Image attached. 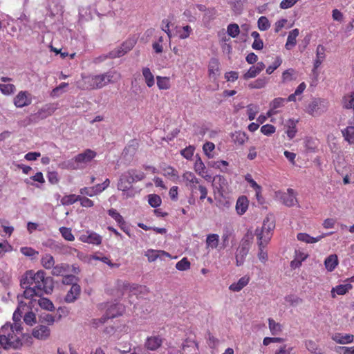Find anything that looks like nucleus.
<instances>
[{"label":"nucleus","instance_id":"nucleus-36","mask_svg":"<svg viewBox=\"0 0 354 354\" xmlns=\"http://www.w3.org/2000/svg\"><path fill=\"white\" fill-rule=\"evenodd\" d=\"M268 243L269 242L264 241V240H258V245L259 250L258 257L259 259L263 263H265L268 260V253L265 250V248Z\"/></svg>","mask_w":354,"mask_h":354},{"label":"nucleus","instance_id":"nucleus-31","mask_svg":"<svg viewBox=\"0 0 354 354\" xmlns=\"http://www.w3.org/2000/svg\"><path fill=\"white\" fill-rule=\"evenodd\" d=\"M286 102V99L282 97H277L274 98L271 102H270V109L269 111L268 112V114L269 116L272 115H275L278 113L277 109L278 108L282 107L284 105V103Z\"/></svg>","mask_w":354,"mask_h":354},{"label":"nucleus","instance_id":"nucleus-10","mask_svg":"<svg viewBox=\"0 0 354 354\" xmlns=\"http://www.w3.org/2000/svg\"><path fill=\"white\" fill-rule=\"evenodd\" d=\"M124 310L123 305L116 304L111 305L106 310V316L100 319L101 323H104L106 319L120 316Z\"/></svg>","mask_w":354,"mask_h":354},{"label":"nucleus","instance_id":"nucleus-13","mask_svg":"<svg viewBox=\"0 0 354 354\" xmlns=\"http://www.w3.org/2000/svg\"><path fill=\"white\" fill-rule=\"evenodd\" d=\"M281 200L283 204L287 207L295 206L298 203L296 198V193L292 188H288L286 192L281 194Z\"/></svg>","mask_w":354,"mask_h":354},{"label":"nucleus","instance_id":"nucleus-19","mask_svg":"<svg viewBox=\"0 0 354 354\" xmlns=\"http://www.w3.org/2000/svg\"><path fill=\"white\" fill-rule=\"evenodd\" d=\"M332 339L339 344H346L353 343L354 341V335L352 334H344L336 333L331 337Z\"/></svg>","mask_w":354,"mask_h":354},{"label":"nucleus","instance_id":"nucleus-51","mask_svg":"<svg viewBox=\"0 0 354 354\" xmlns=\"http://www.w3.org/2000/svg\"><path fill=\"white\" fill-rule=\"evenodd\" d=\"M1 92L6 95H11L16 91V87L12 84H0Z\"/></svg>","mask_w":354,"mask_h":354},{"label":"nucleus","instance_id":"nucleus-22","mask_svg":"<svg viewBox=\"0 0 354 354\" xmlns=\"http://www.w3.org/2000/svg\"><path fill=\"white\" fill-rule=\"evenodd\" d=\"M81 292L80 286L78 284H73L70 290L65 296L64 301L66 303L74 302L80 296Z\"/></svg>","mask_w":354,"mask_h":354},{"label":"nucleus","instance_id":"nucleus-15","mask_svg":"<svg viewBox=\"0 0 354 354\" xmlns=\"http://www.w3.org/2000/svg\"><path fill=\"white\" fill-rule=\"evenodd\" d=\"M80 240L83 243L93 245H100L102 243V237L95 232H86L80 236Z\"/></svg>","mask_w":354,"mask_h":354},{"label":"nucleus","instance_id":"nucleus-34","mask_svg":"<svg viewBox=\"0 0 354 354\" xmlns=\"http://www.w3.org/2000/svg\"><path fill=\"white\" fill-rule=\"evenodd\" d=\"M162 174L164 176L176 182L179 178L178 173L176 169L171 166H165L162 168Z\"/></svg>","mask_w":354,"mask_h":354},{"label":"nucleus","instance_id":"nucleus-63","mask_svg":"<svg viewBox=\"0 0 354 354\" xmlns=\"http://www.w3.org/2000/svg\"><path fill=\"white\" fill-rule=\"evenodd\" d=\"M259 73H260V72L254 67V66H252L243 75V78L245 80H248V79H250V78H254L257 75H258Z\"/></svg>","mask_w":354,"mask_h":354},{"label":"nucleus","instance_id":"nucleus-48","mask_svg":"<svg viewBox=\"0 0 354 354\" xmlns=\"http://www.w3.org/2000/svg\"><path fill=\"white\" fill-rule=\"evenodd\" d=\"M306 348L313 354H323L322 350L313 340H307L305 342Z\"/></svg>","mask_w":354,"mask_h":354},{"label":"nucleus","instance_id":"nucleus-41","mask_svg":"<svg viewBox=\"0 0 354 354\" xmlns=\"http://www.w3.org/2000/svg\"><path fill=\"white\" fill-rule=\"evenodd\" d=\"M296 79V71L293 68H288L284 71L281 76L282 83L291 82Z\"/></svg>","mask_w":354,"mask_h":354},{"label":"nucleus","instance_id":"nucleus-17","mask_svg":"<svg viewBox=\"0 0 354 354\" xmlns=\"http://www.w3.org/2000/svg\"><path fill=\"white\" fill-rule=\"evenodd\" d=\"M325 101L322 99H315L313 100L307 106L306 111L311 115H315L316 114H319L323 110H321V106H323L325 108L324 104Z\"/></svg>","mask_w":354,"mask_h":354},{"label":"nucleus","instance_id":"nucleus-1","mask_svg":"<svg viewBox=\"0 0 354 354\" xmlns=\"http://www.w3.org/2000/svg\"><path fill=\"white\" fill-rule=\"evenodd\" d=\"M22 329L21 326L17 323L15 325L8 323L4 324L0 329V345L5 349L21 347L22 342L20 335Z\"/></svg>","mask_w":354,"mask_h":354},{"label":"nucleus","instance_id":"nucleus-54","mask_svg":"<svg viewBox=\"0 0 354 354\" xmlns=\"http://www.w3.org/2000/svg\"><path fill=\"white\" fill-rule=\"evenodd\" d=\"M109 215L112 217L118 225H124V220L123 217L115 209H110L108 211Z\"/></svg>","mask_w":354,"mask_h":354},{"label":"nucleus","instance_id":"nucleus-7","mask_svg":"<svg viewBox=\"0 0 354 354\" xmlns=\"http://www.w3.org/2000/svg\"><path fill=\"white\" fill-rule=\"evenodd\" d=\"M252 234H248L241 240V244L236 253V264L237 266H240L243 264L245 258L248 254L252 243Z\"/></svg>","mask_w":354,"mask_h":354},{"label":"nucleus","instance_id":"nucleus-53","mask_svg":"<svg viewBox=\"0 0 354 354\" xmlns=\"http://www.w3.org/2000/svg\"><path fill=\"white\" fill-rule=\"evenodd\" d=\"M267 84V79L266 77L258 78L255 81L249 84L250 88H262L265 87Z\"/></svg>","mask_w":354,"mask_h":354},{"label":"nucleus","instance_id":"nucleus-55","mask_svg":"<svg viewBox=\"0 0 354 354\" xmlns=\"http://www.w3.org/2000/svg\"><path fill=\"white\" fill-rule=\"evenodd\" d=\"M190 262L184 257L176 264V268L180 271H185L190 268Z\"/></svg>","mask_w":354,"mask_h":354},{"label":"nucleus","instance_id":"nucleus-52","mask_svg":"<svg viewBox=\"0 0 354 354\" xmlns=\"http://www.w3.org/2000/svg\"><path fill=\"white\" fill-rule=\"evenodd\" d=\"M59 232L62 236V237L68 241H73L75 240V236L72 233L71 229L66 227H61L59 228Z\"/></svg>","mask_w":354,"mask_h":354},{"label":"nucleus","instance_id":"nucleus-46","mask_svg":"<svg viewBox=\"0 0 354 354\" xmlns=\"http://www.w3.org/2000/svg\"><path fill=\"white\" fill-rule=\"evenodd\" d=\"M80 199V196L75 194H69L67 196H64L61 199V203L63 205H71L79 201Z\"/></svg>","mask_w":354,"mask_h":354},{"label":"nucleus","instance_id":"nucleus-5","mask_svg":"<svg viewBox=\"0 0 354 354\" xmlns=\"http://www.w3.org/2000/svg\"><path fill=\"white\" fill-rule=\"evenodd\" d=\"M275 227V221L272 216H268L263 220L261 230L257 229L255 234L258 240H264L269 242L272 236V231Z\"/></svg>","mask_w":354,"mask_h":354},{"label":"nucleus","instance_id":"nucleus-50","mask_svg":"<svg viewBox=\"0 0 354 354\" xmlns=\"http://www.w3.org/2000/svg\"><path fill=\"white\" fill-rule=\"evenodd\" d=\"M257 26L261 31H265L270 28V23L266 17L261 16L257 21Z\"/></svg>","mask_w":354,"mask_h":354},{"label":"nucleus","instance_id":"nucleus-27","mask_svg":"<svg viewBox=\"0 0 354 354\" xmlns=\"http://www.w3.org/2000/svg\"><path fill=\"white\" fill-rule=\"evenodd\" d=\"M249 201L246 196H241L238 198L236 203V211L239 215H243L248 208Z\"/></svg>","mask_w":354,"mask_h":354},{"label":"nucleus","instance_id":"nucleus-38","mask_svg":"<svg viewBox=\"0 0 354 354\" xmlns=\"http://www.w3.org/2000/svg\"><path fill=\"white\" fill-rule=\"evenodd\" d=\"M142 73L147 86L149 88L152 87L155 84V80L150 68L144 67L142 70Z\"/></svg>","mask_w":354,"mask_h":354},{"label":"nucleus","instance_id":"nucleus-3","mask_svg":"<svg viewBox=\"0 0 354 354\" xmlns=\"http://www.w3.org/2000/svg\"><path fill=\"white\" fill-rule=\"evenodd\" d=\"M115 72L109 71L101 74H89L82 75L83 85L80 88L84 90L100 89L109 84L114 82Z\"/></svg>","mask_w":354,"mask_h":354},{"label":"nucleus","instance_id":"nucleus-45","mask_svg":"<svg viewBox=\"0 0 354 354\" xmlns=\"http://www.w3.org/2000/svg\"><path fill=\"white\" fill-rule=\"evenodd\" d=\"M176 33L178 37L181 39H187L189 37L190 34L192 32V28L191 26L187 25L183 27L177 28Z\"/></svg>","mask_w":354,"mask_h":354},{"label":"nucleus","instance_id":"nucleus-4","mask_svg":"<svg viewBox=\"0 0 354 354\" xmlns=\"http://www.w3.org/2000/svg\"><path fill=\"white\" fill-rule=\"evenodd\" d=\"M183 179L185 182V185L189 187L192 194L196 192L198 189L200 192V201H203L205 199L208 193L207 187L201 183V180L198 179L194 173L191 171H186L183 174Z\"/></svg>","mask_w":354,"mask_h":354},{"label":"nucleus","instance_id":"nucleus-37","mask_svg":"<svg viewBox=\"0 0 354 354\" xmlns=\"http://www.w3.org/2000/svg\"><path fill=\"white\" fill-rule=\"evenodd\" d=\"M324 265L327 270L331 272L338 265V259L336 254L329 255L324 261Z\"/></svg>","mask_w":354,"mask_h":354},{"label":"nucleus","instance_id":"nucleus-6","mask_svg":"<svg viewBox=\"0 0 354 354\" xmlns=\"http://www.w3.org/2000/svg\"><path fill=\"white\" fill-rule=\"evenodd\" d=\"M118 287L124 292H129L135 295H145L149 292V289L146 286L137 283H130L127 281H118Z\"/></svg>","mask_w":354,"mask_h":354},{"label":"nucleus","instance_id":"nucleus-8","mask_svg":"<svg viewBox=\"0 0 354 354\" xmlns=\"http://www.w3.org/2000/svg\"><path fill=\"white\" fill-rule=\"evenodd\" d=\"M136 41L133 38H129L124 41L122 45L110 53L111 58L120 57L130 51L136 45Z\"/></svg>","mask_w":354,"mask_h":354},{"label":"nucleus","instance_id":"nucleus-33","mask_svg":"<svg viewBox=\"0 0 354 354\" xmlns=\"http://www.w3.org/2000/svg\"><path fill=\"white\" fill-rule=\"evenodd\" d=\"M25 308H28L26 304L22 301H19L18 307L13 313L12 319L15 322L13 325H15L16 323L21 325V318L22 317V314Z\"/></svg>","mask_w":354,"mask_h":354},{"label":"nucleus","instance_id":"nucleus-29","mask_svg":"<svg viewBox=\"0 0 354 354\" xmlns=\"http://www.w3.org/2000/svg\"><path fill=\"white\" fill-rule=\"evenodd\" d=\"M325 59V48L318 45L316 50V58L314 61L313 71L317 70Z\"/></svg>","mask_w":354,"mask_h":354},{"label":"nucleus","instance_id":"nucleus-14","mask_svg":"<svg viewBox=\"0 0 354 354\" xmlns=\"http://www.w3.org/2000/svg\"><path fill=\"white\" fill-rule=\"evenodd\" d=\"M163 339L160 335L148 337L145 342V347L151 351L158 350L162 344Z\"/></svg>","mask_w":354,"mask_h":354},{"label":"nucleus","instance_id":"nucleus-25","mask_svg":"<svg viewBox=\"0 0 354 354\" xmlns=\"http://www.w3.org/2000/svg\"><path fill=\"white\" fill-rule=\"evenodd\" d=\"M57 107L54 104H46L37 112L36 115L39 119H45L53 115Z\"/></svg>","mask_w":354,"mask_h":354},{"label":"nucleus","instance_id":"nucleus-42","mask_svg":"<svg viewBox=\"0 0 354 354\" xmlns=\"http://www.w3.org/2000/svg\"><path fill=\"white\" fill-rule=\"evenodd\" d=\"M157 86L160 90H167L171 87L170 79L168 77L157 76Z\"/></svg>","mask_w":354,"mask_h":354},{"label":"nucleus","instance_id":"nucleus-16","mask_svg":"<svg viewBox=\"0 0 354 354\" xmlns=\"http://www.w3.org/2000/svg\"><path fill=\"white\" fill-rule=\"evenodd\" d=\"M332 234H333V232H330L328 233H324L317 237H313L307 233L300 232V233L297 234V238L298 241L306 243H315L319 241L325 236H326L328 235H330Z\"/></svg>","mask_w":354,"mask_h":354},{"label":"nucleus","instance_id":"nucleus-40","mask_svg":"<svg viewBox=\"0 0 354 354\" xmlns=\"http://www.w3.org/2000/svg\"><path fill=\"white\" fill-rule=\"evenodd\" d=\"M219 243V236L217 234H209L206 238V245L207 248L215 249L218 247Z\"/></svg>","mask_w":354,"mask_h":354},{"label":"nucleus","instance_id":"nucleus-30","mask_svg":"<svg viewBox=\"0 0 354 354\" xmlns=\"http://www.w3.org/2000/svg\"><path fill=\"white\" fill-rule=\"evenodd\" d=\"M353 288L351 283L340 284L333 288L331 290V295L333 298L335 297V293L338 295H344Z\"/></svg>","mask_w":354,"mask_h":354},{"label":"nucleus","instance_id":"nucleus-61","mask_svg":"<svg viewBox=\"0 0 354 354\" xmlns=\"http://www.w3.org/2000/svg\"><path fill=\"white\" fill-rule=\"evenodd\" d=\"M164 41L162 36H160L157 41H154L152 44V48L156 53H161L163 51V46L162 43Z\"/></svg>","mask_w":354,"mask_h":354},{"label":"nucleus","instance_id":"nucleus-64","mask_svg":"<svg viewBox=\"0 0 354 354\" xmlns=\"http://www.w3.org/2000/svg\"><path fill=\"white\" fill-rule=\"evenodd\" d=\"M292 349V347L283 344L281 346L279 349L275 351L274 354H290Z\"/></svg>","mask_w":354,"mask_h":354},{"label":"nucleus","instance_id":"nucleus-56","mask_svg":"<svg viewBox=\"0 0 354 354\" xmlns=\"http://www.w3.org/2000/svg\"><path fill=\"white\" fill-rule=\"evenodd\" d=\"M227 32L230 37L235 38L240 32L239 26L236 24H230L227 26Z\"/></svg>","mask_w":354,"mask_h":354},{"label":"nucleus","instance_id":"nucleus-24","mask_svg":"<svg viewBox=\"0 0 354 354\" xmlns=\"http://www.w3.org/2000/svg\"><path fill=\"white\" fill-rule=\"evenodd\" d=\"M69 271L70 266L66 263H61L57 265H54L51 270V274L56 277H64L66 274L69 272Z\"/></svg>","mask_w":354,"mask_h":354},{"label":"nucleus","instance_id":"nucleus-9","mask_svg":"<svg viewBox=\"0 0 354 354\" xmlns=\"http://www.w3.org/2000/svg\"><path fill=\"white\" fill-rule=\"evenodd\" d=\"M32 95L28 91H21L14 97L13 103L17 108H23L32 104Z\"/></svg>","mask_w":354,"mask_h":354},{"label":"nucleus","instance_id":"nucleus-59","mask_svg":"<svg viewBox=\"0 0 354 354\" xmlns=\"http://www.w3.org/2000/svg\"><path fill=\"white\" fill-rule=\"evenodd\" d=\"M282 64V59L280 57H277L272 65L266 68V73L268 75L272 74L277 68H278Z\"/></svg>","mask_w":354,"mask_h":354},{"label":"nucleus","instance_id":"nucleus-44","mask_svg":"<svg viewBox=\"0 0 354 354\" xmlns=\"http://www.w3.org/2000/svg\"><path fill=\"white\" fill-rule=\"evenodd\" d=\"M269 329L272 335L279 334L282 331V326L279 323H277L273 319H268Z\"/></svg>","mask_w":354,"mask_h":354},{"label":"nucleus","instance_id":"nucleus-62","mask_svg":"<svg viewBox=\"0 0 354 354\" xmlns=\"http://www.w3.org/2000/svg\"><path fill=\"white\" fill-rule=\"evenodd\" d=\"M276 128L272 124H265L261 127V132L266 136H270L275 132Z\"/></svg>","mask_w":354,"mask_h":354},{"label":"nucleus","instance_id":"nucleus-21","mask_svg":"<svg viewBox=\"0 0 354 354\" xmlns=\"http://www.w3.org/2000/svg\"><path fill=\"white\" fill-rule=\"evenodd\" d=\"M220 63L216 58H212L208 64V75L212 79L216 80L219 74Z\"/></svg>","mask_w":354,"mask_h":354},{"label":"nucleus","instance_id":"nucleus-26","mask_svg":"<svg viewBox=\"0 0 354 354\" xmlns=\"http://www.w3.org/2000/svg\"><path fill=\"white\" fill-rule=\"evenodd\" d=\"M250 281V277L248 275H245L240 278L237 282L232 283L229 286V289L233 292H239L249 283Z\"/></svg>","mask_w":354,"mask_h":354},{"label":"nucleus","instance_id":"nucleus-28","mask_svg":"<svg viewBox=\"0 0 354 354\" xmlns=\"http://www.w3.org/2000/svg\"><path fill=\"white\" fill-rule=\"evenodd\" d=\"M21 286L23 288H24L23 296L24 298L28 299H32L35 296H41L42 295L41 292H39V290L35 288V287H31L32 285H24L21 284Z\"/></svg>","mask_w":354,"mask_h":354},{"label":"nucleus","instance_id":"nucleus-47","mask_svg":"<svg viewBox=\"0 0 354 354\" xmlns=\"http://www.w3.org/2000/svg\"><path fill=\"white\" fill-rule=\"evenodd\" d=\"M232 138L235 144L242 145L245 143L248 137L244 132L236 131L232 134Z\"/></svg>","mask_w":354,"mask_h":354},{"label":"nucleus","instance_id":"nucleus-18","mask_svg":"<svg viewBox=\"0 0 354 354\" xmlns=\"http://www.w3.org/2000/svg\"><path fill=\"white\" fill-rule=\"evenodd\" d=\"M97 153L91 149H86L84 152L79 153L75 157V161L78 164L88 163L91 162Z\"/></svg>","mask_w":354,"mask_h":354},{"label":"nucleus","instance_id":"nucleus-32","mask_svg":"<svg viewBox=\"0 0 354 354\" xmlns=\"http://www.w3.org/2000/svg\"><path fill=\"white\" fill-rule=\"evenodd\" d=\"M299 34V30L297 28L292 30L288 36L287 41L286 43V48L288 50H290L292 47H294L297 44V37Z\"/></svg>","mask_w":354,"mask_h":354},{"label":"nucleus","instance_id":"nucleus-60","mask_svg":"<svg viewBox=\"0 0 354 354\" xmlns=\"http://www.w3.org/2000/svg\"><path fill=\"white\" fill-rule=\"evenodd\" d=\"M24 321L26 324L32 326L36 322L35 314L32 311L26 313L24 317Z\"/></svg>","mask_w":354,"mask_h":354},{"label":"nucleus","instance_id":"nucleus-11","mask_svg":"<svg viewBox=\"0 0 354 354\" xmlns=\"http://www.w3.org/2000/svg\"><path fill=\"white\" fill-rule=\"evenodd\" d=\"M32 335L39 340H46L50 335V329L44 325H37L32 329Z\"/></svg>","mask_w":354,"mask_h":354},{"label":"nucleus","instance_id":"nucleus-2","mask_svg":"<svg viewBox=\"0 0 354 354\" xmlns=\"http://www.w3.org/2000/svg\"><path fill=\"white\" fill-rule=\"evenodd\" d=\"M21 283L26 285H32L42 293L46 294L51 292L53 290V281L51 277H46L44 270H38L34 272L32 270L27 271L22 279Z\"/></svg>","mask_w":354,"mask_h":354},{"label":"nucleus","instance_id":"nucleus-12","mask_svg":"<svg viewBox=\"0 0 354 354\" xmlns=\"http://www.w3.org/2000/svg\"><path fill=\"white\" fill-rule=\"evenodd\" d=\"M198 344L195 339H186L182 345V354H198Z\"/></svg>","mask_w":354,"mask_h":354},{"label":"nucleus","instance_id":"nucleus-57","mask_svg":"<svg viewBox=\"0 0 354 354\" xmlns=\"http://www.w3.org/2000/svg\"><path fill=\"white\" fill-rule=\"evenodd\" d=\"M259 111V108L258 106L254 105L252 104L248 105L247 106V112H248V119L250 120H253L255 118L256 115L257 114Z\"/></svg>","mask_w":354,"mask_h":354},{"label":"nucleus","instance_id":"nucleus-49","mask_svg":"<svg viewBox=\"0 0 354 354\" xmlns=\"http://www.w3.org/2000/svg\"><path fill=\"white\" fill-rule=\"evenodd\" d=\"M38 304H39V306L43 309H45V310H47L49 311H52L54 310V305H53V302L47 298L41 297L38 300Z\"/></svg>","mask_w":354,"mask_h":354},{"label":"nucleus","instance_id":"nucleus-20","mask_svg":"<svg viewBox=\"0 0 354 354\" xmlns=\"http://www.w3.org/2000/svg\"><path fill=\"white\" fill-rule=\"evenodd\" d=\"M145 256L147 257L149 262H153L157 259H162L163 257L171 258V254L164 250H148L145 252Z\"/></svg>","mask_w":354,"mask_h":354},{"label":"nucleus","instance_id":"nucleus-35","mask_svg":"<svg viewBox=\"0 0 354 354\" xmlns=\"http://www.w3.org/2000/svg\"><path fill=\"white\" fill-rule=\"evenodd\" d=\"M55 263L54 257L50 254H45L41 258V264L46 270H52Z\"/></svg>","mask_w":354,"mask_h":354},{"label":"nucleus","instance_id":"nucleus-39","mask_svg":"<svg viewBox=\"0 0 354 354\" xmlns=\"http://www.w3.org/2000/svg\"><path fill=\"white\" fill-rule=\"evenodd\" d=\"M344 140L349 144H354V126H348L342 130Z\"/></svg>","mask_w":354,"mask_h":354},{"label":"nucleus","instance_id":"nucleus-23","mask_svg":"<svg viewBox=\"0 0 354 354\" xmlns=\"http://www.w3.org/2000/svg\"><path fill=\"white\" fill-rule=\"evenodd\" d=\"M132 183L133 182L131 180V177L127 174V172H124L119 178L118 189L123 192L127 191L131 187Z\"/></svg>","mask_w":354,"mask_h":354},{"label":"nucleus","instance_id":"nucleus-58","mask_svg":"<svg viewBox=\"0 0 354 354\" xmlns=\"http://www.w3.org/2000/svg\"><path fill=\"white\" fill-rule=\"evenodd\" d=\"M148 202L149 204L153 207H158L161 204V198L158 195L156 194H149L148 196Z\"/></svg>","mask_w":354,"mask_h":354},{"label":"nucleus","instance_id":"nucleus-43","mask_svg":"<svg viewBox=\"0 0 354 354\" xmlns=\"http://www.w3.org/2000/svg\"><path fill=\"white\" fill-rule=\"evenodd\" d=\"M126 172L131 177V180L133 183L135 181H140L145 177L144 172L136 169H129Z\"/></svg>","mask_w":354,"mask_h":354}]
</instances>
